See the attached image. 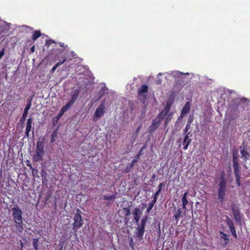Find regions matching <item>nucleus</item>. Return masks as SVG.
<instances>
[{"mask_svg": "<svg viewBox=\"0 0 250 250\" xmlns=\"http://www.w3.org/2000/svg\"><path fill=\"white\" fill-rule=\"evenodd\" d=\"M218 187V198L219 201L222 203L225 200L227 190V181L223 177L221 178Z\"/></svg>", "mask_w": 250, "mask_h": 250, "instance_id": "nucleus-1", "label": "nucleus"}, {"mask_svg": "<svg viewBox=\"0 0 250 250\" xmlns=\"http://www.w3.org/2000/svg\"><path fill=\"white\" fill-rule=\"evenodd\" d=\"M44 145L42 142L38 141L37 143L36 154L34 156V160L39 162L42 160L44 154Z\"/></svg>", "mask_w": 250, "mask_h": 250, "instance_id": "nucleus-2", "label": "nucleus"}, {"mask_svg": "<svg viewBox=\"0 0 250 250\" xmlns=\"http://www.w3.org/2000/svg\"><path fill=\"white\" fill-rule=\"evenodd\" d=\"M82 212L79 209H78L76 211V213L74 216V222L73 224V229L75 231H77L79 228H80L83 224V220L82 219L81 216Z\"/></svg>", "mask_w": 250, "mask_h": 250, "instance_id": "nucleus-3", "label": "nucleus"}, {"mask_svg": "<svg viewBox=\"0 0 250 250\" xmlns=\"http://www.w3.org/2000/svg\"><path fill=\"white\" fill-rule=\"evenodd\" d=\"M13 211V216L15 220V222L17 225V226L18 227L21 226V225L22 224V212L20 208H14L12 209Z\"/></svg>", "mask_w": 250, "mask_h": 250, "instance_id": "nucleus-4", "label": "nucleus"}, {"mask_svg": "<svg viewBox=\"0 0 250 250\" xmlns=\"http://www.w3.org/2000/svg\"><path fill=\"white\" fill-rule=\"evenodd\" d=\"M148 87L146 85H142L138 90L139 99L144 102L147 95Z\"/></svg>", "mask_w": 250, "mask_h": 250, "instance_id": "nucleus-5", "label": "nucleus"}, {"mask_svg": "<svg viewBox=\"0 0 250 250\" xmlns=\"http://www.w3.org/2000/svg\"><path fill=\"white\" fill-rule=\"evenodd\" d=\"M104 104H101L100 106L96 109L93 115V119L94 121H97L100 118L104 113Z\"/></svg>", "mask_w": 250, "mask_h": 250, "instance_id": "nucleus-6", "label": "nucleus"}, {"mask_svg": "<svg viewBox=\"0 0 250 250\" xmlns=\"http://www.w3.org/2000/svg\"><path fill=\"white\" fill-rule=\"evenodd\" d=\"M162 186V183L159 185V189L155 193L154 197H153V200L150 203H149L148 207L146 209L147 212L148 213L151 210L154 204L156 203V202L157 201V196L161 190Z\"/></svg>", "mask_w": 250, "mask_h": 250, "instance_id": "nucleus-7", "label": "nucleus"}, {"mask_svg": "<svg viewBox=\"0 0 250 250\" xmlns=\"http://www.w3.org/2000/svg\"><path fill=\"white\" fill-rule=\"evenodd\" d=\"M191 136V134L189 132L185 136L183 143V145H184L183 148L184 150L187 149L188 145L191 143V139L189 138Z\"/></svg>", "mask_w": 250, "mask_h": 250, "instance_id": "nucleus-8", "label": "nucleus"}, {"mask_svg": "<svg viewBox=\"0 0 250 250\" xmlns=\"http://www.w3.org/2000/svg\"><path fill=\"white\" fill-rule=\"evenodd\" d=\"M171 105L167 104L164 109L159 113L158 117L161 120L163 119L164 117L168 113Z\"/></svg>", "mask_w": 250, "mask_h": 250, "instance_id": "nucleus-9", "label": "nucleus"}, {"mask_svg": "<svg viewBox=\"0 0 250 250\" xmlns=\"http://www.w3.org/2000/svg\"><path fill=\"white\" fill-rule=\"evenodd\" d=\"M31 106V101H29L28 102V104H27L25 108H24L22 116L20 120L21 122L23 123L25 121V120L26 119V117L28 114V111L30 109Z\"/></svg>", "mask_w": 250, "mask_h": 250, "instance_id": "nucleus-10", "label": "nucleus"}, {"mask_svg": "<svg viewBox=\"0 0 250 250\" xmlns=\"http://www.w3.org/2000/svg\"><path fill=\"white\" fill-rule=\"evenodd\" d=\"M161 119L159 117L155 118L152 122V125L151 126L150 131H154L160 125L161 122Z\"/></svg>", "mask_w": 250, "mask_h": 250, "instance_id": "nucleus-11", "label": "nucleus"}, {"mask_svg": "<svg viewBox=\"0 0 250 250\" xmlns=\"http://www.w3.org/2000/svg\"><path fill=\"white\" fill-rule=\"evenodd\" d=\"M32 128V119L31 118L28 119L26 123L25 135L26 137H29V134Z\"/></svg>", "mask_w": 250, "mask_h": 250, "instance_id": "nucleus-12", "label": "nucleus"}, {"mask_svg": "<svg viewBox=\"0 0 250 250\" xmlns=\"http://www.w3.org/2000/svg\"><path fill=\"white\" fill-rule=\"evenodd\" d=\"M240 153L241 155V158L244 160V161H247L250 158V154L248 153V151L243 148L241 150Z\"/></svg>", "mask_w": 250, "mask_h": 250, "instance_id": "nucleus-13", "label": "nucleus"}, {"mask_svg": "<svg viewBox=\"0 0 250 250\" xmlns=\"http://www.w3.org/2000/svg\"><path fill=\"white\" fill-rule=\"evenodd\" d=\"M133 213L134 216V220L138 223L140 218V209L139 208H135L133 211Z\"/></svg>", "mask_w": 250, "mask_h": 250, "instance_id": "nucleus-14", "label": "nucleus"}, {"mask_svg": "<svg viewBox=\"0 0 250 250\" xmlns=\"http://www.w3.org/2000/svg\"><path fill=\"white\" fill-rule=\"evenodd\" d=\"M190 108V105L189 103L187 102L181 111V115L184 116L187 114L189 112Z\"/></svg>", "mask_w": 250, "mask_h": 250, "instance_id": "nucleus-15", "label": "nucleus"}, {"mask_svg": "<svg viewBox=\"0 0 250 250\" xmlns=\"http://www.w3.org/2000/svg\"><path fill=\"white\" fill-rule=\"evenodd\" d=\"M144 231L145 228L143 226H140L137 228L136 235L138 237L140 238L143 236Z\"/></svg>", "mask_w": 250, "mask_h": 250, "instance_id": "nucleus-16", "label": "nucleus"}, {"mask_svg": "<svg viewBox=\"0 0 250 250\" xmlns=\"http://www.w3.org/2000/svg\"><path fill=\"white\" fill-rule=\"evenodd\" d=\"M232 210L233 211L234 218L236 221L240 220V212L236 209L234 208L233 207H231Z\"/></svg>", "mask_w": 250, "mask_h": 250, "instance_id": "nucleus-17", "label": "nucleus"}, {"mask_svg": "<svg viewBox=\"0 0 250 250\" xmlns=\"http://www.w3.org/2000/svg\"><path fill=\"white\" fill-rule=\"evenodd\" d=\"M182 212L181 208H179L175 214L174 217L175 219L176 220V221L178 222L180 219V218L182 217L183 215L182 214Z\"/></svg>", "mask_w": 250, "mask_h": 250, "instance_id": "nucleus-18", "label": "nucleus"}, {"mask_svg": "<svg viewBox=\"0 0 250 250\" xmlns=\"http://www.w3.org/2000/svg\"><path fill=\"white\" fill-rule=\"evenodd\" d=\"M235 175L239 174V169L237 161H233V162Z\"/></svg>", "mask_w": 250, "mask_h": 250, "instance_id": "nucleus-19", "label": "nucleus"}, {"mask_svg": "<svg viewBox=\"0 0 250 250\" xmlns=\"http://www.w3.org/2000/svg\"><path fill=\"white\" fill-rule=\"evenodd\" d=\"M188 74H189L188 73L184 74L183 73H182V72H180L177 71H172L170 73V75H172V76L178 77H180L181 75H188Z\"/></svg>", "mask_w": 250, "mask_h": 250, "instance_id": "nucleus-20", "label": "nucleus"}, {"mask_svg": "<svg viewBox=\"0 0 250 250\" xmlns=\"http://www.w3.org/2000/svg\"><path fill=\"white\" fill-rule=\"evenodd\" d=\"M79 93V92L78 90H76L74 92V94H73V95L72 96L71 100H70L71 102H72V103H74V102H75V101L76 100V99H77V98L78 97Z\"/></svg>", "mask_w": 250, "mask_h": 250, "instance_id": "nucleus-21", "label": "nucleus"}, {"mask_svg": "<svg viewBox=\"0 0 250 250\" xmlns=\"http://www.w3.org/2000/svg\"><path fill=\"white\" fill-rule=\"evenodd\" d=\"M41 34L40 31H36L33 35V40L35 41L41 36Z\"/></svg>", "mask_w": 250, "mask_h": 250, "instance_id": "nucleus-22", "label": "nucleus"}, {"mask_svg": "<svg viewBox=\"0 0 250 250\" xmlns=\"http://www.w3.org/2000/svg\"><path fill=\"white\" fill-rule=\"evenodd\" d=\"M143 149H144L143 148H142L140 150V152H139V154L137 155L136 159H134V160L132 161V163L130 164V167H133V166H134V164L135 163H136V162L138 161V158H139V156H140V153H141V152L142 151H143Z\"/></svg>", "mask_w": 250, "mask_h": 250, "instance_id": "nucleus-23", "label": "nucleus"}, {"mask_svg": "<svg viewBox=\"0 0 250 250\" xmlns=\"http://www.w3.org/2000/svg\"><path fill=\"white\" fill-rule=\"evenodd\" d=\"M115 198V197L114 195H111L109 196L104 195L103 196V199L104 200H113Z\"/></svg>", "mask_w": 250, "mask_h": 250, "instance_id": "nucleus-24", "label": "nucleus"}, {"mask_svg": "<svg viewBox=\"0 0 250 250\" xmlns=\"http://www.w3.org/2000/svg\"><path fill=\"white\" fill-rule=\"evenodd\" d=\"M227 223L228 226H229V229H231V228H234V226L233 224V223L231 220H230L229 218H228V220L227 221Z\"/></svg>", "mask_w": 250, "mask_h": 250, "instance_id": "nucleus-25", "label": "nucleus"}, {"mask_svg": "<svg viewBox=\"0 0 250 250\" xmlns=\"http://www.w3.org/2000/svg\"><path fill=\"white\" fill-rule=\"evenodd\" d=\"M172 113H170L167 115V116L166 118V119L165 123V126H166L167 125L168 123L171 120V119L172 118Z\"/></svg>", "mask_w": 250, "mask_h": 250, "instance_id": "nucleus-26", "label": "nucleus"}, {"mask_svg": "<svg viewBox=\"0 0 250 250\" xmlns=\"http://www.w3.org/2000/svg\"><path fill=\"white\" fill-rule=\"evenodd\" d=\"M123 213L125 215L127 216L130 215V210L129 208H123Z\"/></svg>", "mask_w": 250, "mask_h": 250, "instance_id": "nucleus-27", "label": "nucleus"}, {"mask_svg": "<svg viewBox=\"0 0 250 250\" xmlns=\"http://www.w3.org/2000/svg\"><path fill=\"white\" fill-rule=\"evenodd\" d=\"M220 237L224 239L225 241H229V236L223 232L220 233Z\"/></svg>", "mask_w": 250, "mask_h": 250, "instance_id": "nucleus-28", "label": "nucleus"}, {"mask_svg": "<svg viewBox=\"0 0 250 250\" xmlns=\"http://www.w3.org/2000/svg\"><path fill=\"white\" fill-rule=\"evenodd\" d=\"M146 220H147V216L146 217H144L142 219V220H141V226H143L144 228H145V224H146Z\"/></svg>", "mask_w": 250, "mask_h": 250, "instance_id": "nucleus-29", "label": "nucleus"}, {"mask_svg": "<svg viewBox=\"0 0 250 250\" xmlns=\"http://www.w3.org/2000/svg\"><path fill=\"white\" fill-rule=\"evenodd\" d=\"M73 104V103L69 101L64 106L67 110Z\"/></svg>", "mask_w": 250, "mask_h": 250, "instance_id": "nucleus-30", "label": "nucleus"}, {"mask_svg": "<svg viewBox=\"0 0 250 250\" xmlns=\"http://www.w3.org/2000/svg\"><path fill=\"white\" fill-rule=\"evenodd\" d=\"M73 104V103L69 101L64 106L67 110Z\"/></svg>", "mask_w": 250, "mask_h": 250, "instance_id": "nucleus-31", "label": "nucleus"}, {"mask_svg": "<svg viewBox=\"0 0 250 250\" xmlns=\"http://www.w3.org/2000/svg\"><path fill=\"white\" fill-rule=\"evenodd\" d=\"M37 243H38L37 240L34 239L33 243V247H34V249L36 250H37V249H38V244H37Z\"/></svg>", "mask_w": 250, "mask_h": 250, "instance_id": "nucleus-32", "label": "nucleus"}, {"mask_svg": "<svg viewBox=\"0 0 250 250\" xmlns=\"http://www.w3.org/2000/svg\"><path fill=\"white\" fill-rule=\"evenodd\" d=\"M230 231L231 233V234L235 237H237V235L236 234V232H235V228H231V229H230Z\"/></svg>", "mask_w": 250, "mask_h": 250, "instance_id": "nucleus-33", "label": "nucleus"}, {"mask_svg": "<svg viewBox=\"0 0 250 250\" xmlns=\"http://www.w3.org/2000/svg\"><path fill=\"white\" fill-rule=\"evenodd\" d=\"M66 61V57H64L63 59V61H62V62H57V64H56V65L57 66H59L61 64H62V63H63Z\"/></svg>", "mask_w": 250, "mask_h": 250, "instance_id": "nucleus-34", "label": "nucleus"}, {"mask_svg": "<svg viewBox=\"0 0 250 250\" xmlns=\"http://www.w3.org/2000/svg\"><path fill=\"white\" fill-rule=\"evenodd\" d=\"M236 178V182L237 185L239 186L240 185V176L239 174L235 175Z\"/></svg>", "mask_w": 250, "mask_h": 250, "instance_id": "nucleus-35", "label": "nucleus"}, {"mask_svg": "<svg viewBox=\"0 0 250 250\" xmlns=\"http://www.w3.org/2000/svg\"><path fill=\"white\" fill-rule=\"evenodd\" d=\"M237 152H233V161H237Z\"/></svg>", "mask_w": 250, "mask_h": 250, "instance_id": "nucleus-36", "label": "nucleus"}, {"mask_svg": "<svg viewBox=\"0 0 250 250\" xmlns=\"http://www.w3.org/2000/svg\"><path fill=\"white\" fill-rule=\"evenodd\" d=\"M182 205H187L188 203L187 198H182Z\"/></svg>", "mask_w": 250, "mask_h": 250, "instance_id": "nucleus-37", "label": "nucleus"}, {"mask_svg": "<svg viewBox=\"0 0 250 250\" xmlns=\"http://www.w3.org/2000/svg\"><path fill=\"white\" fill-rule=\"evenodd\" d=\"M52 43H55V42L52 40H48L46 42V44L48 45H50Z\"/></svg>", "mask_w": 250, "mask_h": 250, "instance_id": "nucleus-38", "label": "nucleus"}, {"mask_svg": "<svg viewBox=\"0 0 250 250\" xmlns=\"http://www.w3.org/2000/svg\"><path fill=\"white\" fill-rule=\"evenodd\" d=\"M138 137V133L137 132H135L133 135H132V137L134 139V140H135V139ZM133 143L134 142V141H133Z\"/></svg>", "mask_w": 250, "mask_h": 250, "instance_id": "nucleus-39", "label": "nucleus"}, {"mask_svg": "<svg viewBox=\"0 0 250 250\" xmlns=\"http://www.w3.org/2000/svg\"><path fill=\"white\" fill-rule=\"evenodd\" d=\"M182 208H183V209H184V212L183 214H185L186 213V211H187L186 205H182Z\"/></svg>", "mask_w": 250, "mask_h": 250, "instance_id": "nucleus-40", "label": "nucleus"}, {"mask_svg": "<svg viewBox=\"0 0 250 250\" xmlns=\"http://www.w3.org/2000/svg\"><path fill=\"white\" fill-rule=\"evenodd\" d=\"M4 54V49H2L1 51H0V59L3 56Z\"/></svg>", "mask_w": 250, "mask_h": 250, "instance_id": "nucleus-41", "label": "nucleus"}, {"mask_svg": "<svg viewBox=\"0 0 250 250\" xmlns=\"http://www.w3.org/2000/svg\"><path fill=\"white\" fill-rule=\"evenodd\" d=\"M57 67H58V66L56 65H56H55L52 67V69H51V72L52 73H53V72L55 71V70L56 69V68H57Z\"/></svg>", "mask_w": 250, "mask_h": 250, "instance_id": "nucleus-42", "label": "nucleus"}, {"mask_svg": "<svg viewBox=\"0 0 250 250\" xmlns=\"http://www.w3.org/2000/svg\"><path fill=\"white\" fill-rule=\"evenodd\" d=\"M67 111V109L64 107V106H63L62 108V109H61V111L63 113H64V112H65V111Z\"/></svg>", "mask_w": 250, "mask_h": 250, "instance_id": "nucleus-43", "label": "nucleus"}, {"mask_svg": "<svg viewBox=\"0 0 250 250\" xmlns=\"http://www.w3.org/2000/svg\"><path fill=\"white\" fill-rule=\"evenodd\" d=\"M64 113H63L61 111H60V113L57 116V118L58 119H59L62 116V115Z\"/></svg>", "mask_w": 250, "mask_h": 250, "instance_id": "nucleus-44", "label": "nucleus"}, {"mask_svg": "<svg viewBox=\"0 0 250 250\" xmlns=\"http://www.w3.org/2000/svg\"><path fill=\"white\" fill-rule=\"evenodd\" d=\"M188 191H186V192L184 194V195H183V197H182V198H184V197H185V198H187V196H188Z\"/></svg>", "mask_w": 250, "mask_h": 250, "instance_id": "nucleus-45", "label": "nucleus"}, {"mask_svg": "<svg viewBox=\"0 0 250 250\" xmlns=\"http://www.w3.org/2000/svg\"><path fill=\"white\" fill-rule=\"evenodd\" d=\"M141 127H142V125H140L138 127V128H137L136 130V132H137L138 133L139 131H140V130L141 129Z\"/></svg>", "mask_w": 250, "mask_h": 250, "instance_id": "nucleus-46", "label": "nucleus"}, {"mask_svg": "<svg viewBox=\"0 0 250 250\" xmlns=\"http://www.w3.org/2000/svg\"><path fill=\"white\" fill-rule=\"evenodd\" d=\"M35 46H33L31 48V52L33 53L35 51Z\"/></svg>", "mask_w": 250, "mask_h": 250, "instance_id": "nucleus-47", "label": "nucleus"}, {"mask_svg": "<svg viewBox=\"0 0 250 250\" xmlns=\"http://www.w3.org/2000/svg\"><path fill=\"white\" fill-rule=\"evenodd\" d=\"M188 126H187L185 128V133H186L188 131Z\"/></svg>", "mask_w": 250, "mask_h": 250, "instance_id": "nucleus-48", "label": "nucleus"}, {"mask_svg": "<svg viewBox=\"0 0 250 250\" xmlns=\"http://www.w3.org/2000/svg\"><path fill=\"white\" fill-rule=\"evenodd\" d=\"M60 46H62V47H64V45H63V43H61L60 44Z\"/></svg>", "mask_w": 250, "mask_h": 250, "instance_id": "nucleus-49", "label": "nucleus"}, {"mask_svg": "<svg viewBox=\"0 0 250 250\" xmlns=\"http://www.w3.org/2000/svg\"><path fill=\"white\" fill-rule=\"evenodd\" d=\"M158 75H159V76L162 75V73H159V74H158Z\"/></svg>", "mask_w": 250, "mask_h": 250, "instance_id": "nucleus-50", "label": "nucleus"}, {"mask_svg": "<svg viewBox=\"0 0 250 250\" xmlns=\"http://www.w3.org/2000/svg\"><path fill=\"white\" fill-rule=\"evenodd\" d=\"M55 137V135H54V134H52V137Z\"/></svg>", "mask_w": 250, "mask_h": 250, "instance_id": "nucleus-51", "label": "nucleus"}, {"mask_svg": "<svg viewBox=\"0 0 250 250\" xmlns=\"http://www.w3.org/2000/svg\"><path fill=\"white\" fill-rule=\"evenodd\" d=\"M54 141L53 139L51 140V142H53Z\"/></svg>", "mask_w": 250, "mask_h": 250, "instance_id": "nucleus-52", "label": "nucleus"}, {"mask_svg": "<svg viewBox=\"0 0 250 250\" xmlns=\"http://www.w3.org/2000/svg\"><path fill=\"white\" fill-rule=\"evenodd\" d=\"M73 53H74V52H72L71 53V55H73Z\"/></svg>", "mask_w": 250, "mask_h": 250, "instance_id": "nucleus-53", "label": "nucleus"}, {"mask_svg": "<svg viewBox=\"0 0 250 250\" xmlns=\"http://www.w3.org/2000/svg\"><path fill=\"white\" fill-rule=\"evenodd\" d=\"M73 53H74V52H72L71 53V55H73Z\"/></svg>", "mask_w": 250, "mask_h": 250, "instance_id": "nucleus-54", "label": "nucleus"}]
</instances>
